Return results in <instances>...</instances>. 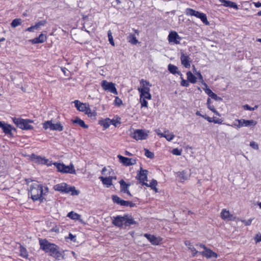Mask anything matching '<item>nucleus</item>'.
Instances as JSON below:
<instances>
[{
  "mask_svg": "<svg viewBox=\"0 0 261 261\" xmlns=\"http://www.w3.org/2000/svg\"><path fill=\"white\" fill-rule=\"evenodd\" d=\"M32 44H37V43H41L40 41L37 39V38H35L33 39L30 40Z\"/></svg>",
  "mask_w": 261,
  "mask_h": 261,
  "instance_id": "13d9d810",
  "label": "nucleus"
},
{
  "mask_svg": "<svg viewBox=\"0 0 261 261\" xmlns=\"http://www.w3.org/2000/svg\"><path fill=\"white\" fill-rule=\"evenodd\" d=\"M67 216L73 220H79L81 217V216L80 215L72 211L69 212Z\"/></svg>",
  "mask_w": 261,
  "mask_h": 261,
  "instance_id": "e433bc0d",
  "label": "nucleus"
},
{
  "mask_svg": "<svg viewBox=\"0 0 261 261\" xmlns=\"http://www.w3.org/2000/svg\"><path fill=\"white\" fill-rule=\"evenodd\" d=\"M164 138H165L168 141H171L172 140L175 136L172 133H170L169 130H166L165 131V135Z\"/></svg>",
  "mask_w": 261,
  "mask_h": 261,
  "instance_id": "c9c22d12",
  "label": "nucleus"
},
{
  "mask_svg": "<svg viewBox=\"0 0 261 261\" xmlns=\"http://www.w3.org/2000/svg\"><path fill=\"white\" fill-rule=\"evenodd\" d=\"M39 244L40 249L44 251L46 253H49L50 256L58 260H60L61 258H63L62 253L58 250V246L55 244L50 243L46 239H40Z\"/></svg>",
  "mask_w": 261,
  "mask_h": 261,
  "instance_id": "f257e3e1",
  "label": "nucleus"
},
{
  "mask_svg": "<svg viewBox=\"0 0 261 261\" xmlns=\"http://www.w3.org/2000/svg\"><path fill=\"white\" fill-rule=\"evenodd\" d=\"M108 38H109V41L110 42V43L112 46H114L115 45V43H114V41L113 40L112 33V32H111V31L110 30H109L108 31Z\"/></svg>",
  "mask_w": 261,
  "mask_h": 261,
  "instance_id": "37998d69",
  "label": "nucleus"
},
{
  "mask_svg": "<svg viewBox=\"0 0 261 261\" xmlns=\"http://www.w3.org/2000/svg\"><path fill=\"white\" fill-rule=\"evenodd\" d=\"M19 248L20 255L24 258H28L29 253L26 248L21 245H20Z\"/></svg>",
  "mask_w": 261,
  "mask_h": 261,
  "instance_id": "2f4dec72",
  "label": "nucleus"
},
{
  "mask_svg": "<svg viewBox=\"0 0 261 261\" xmlns=\"http://www.w3.org/2000/svg\"><path fill=\"white\" fill-rule=\"evenodd\" d=\"M250 146L255 149H257L258 148V145L253 141L250 143Z\"/></svg>",
  "mask_w": 261,
  "mask_h": 261,
  "instance_id": "4d7b16f0",
  "label": "nucleus"
},
{
  "mask_svg": "<svg viewBox=\"0 0 261 261\" xmlns=\"http://www.w3.org/2000/svg\"><path fill=\"white\" fill-rule=\"evenodd\" d=\"M34 30H36V28L35 27V25H32V26L27 28L25 30V31L32 32H34Z\"/></svg>",
  "mask_w": 261,
  "mask_h": 261,
  "instance_id": "052dcab7",
  "label": "nucleus"
},
{
  "mask_svg": "<svg viewBox=\"0 0 261 261\" xmlns=\"http://www.w3.org/2000/svg\"><path fill=\"white\" fill-rule=\"evenodd\" d=\"M85 114L88 115V117L91 118H95L96 116L97 115V113L95 111L93 110L92 111L90 107L88 108V109H87V111L86 112Z\"/></svg>",
  "mask_w": 261,
  "mask_h": 261,
  "instance_id": "4c0bfd02",
  "label": "nucleus"
},
{
  "mask_svg": "<svg viewBox=\"0 0 261 261\" xmlns=\"http://www.w3.org/2000/svg\"><path fill=\"white\" fill-rule=\"evenodd\" d=\"M140 84L141 85V87H140V88H143L144 87H147V86H151L149 82L145 81L143 79H142L140 81Z\"/></svg>",
  "mask_w": 261,
  "mask_h": 261,
  "instance_id": "c03bdc74",
  "label": "nucleus"
},
{
  "mask_svg": "<svg viewBox=\"0 0 261 261\" xmlns=\"http://www.w3.org/2000/svg\"><path fill=\"white\" fill-rule=\"evenodd\" d=\"M243 108L246 110H249V111H254L256 109H257V106H255L254 107L252 108L250 106H249L248 105H245L243 106Z\"/></svg>",
  "mask_w": 261,
  "mask_h": 261,
  "instance_id": "8fccbe9b",
  "label": "nucleus"
},
{
  "mask_svg": "<svg viewBox=\"0 0 261 261\" xmlns=\"http://www.w3.org/2000/svg\"><path fill=\"white\" fill-rule=\"evenodd\" d=\"M127 41L128 42L134 45L137 44L138 43V40L137 39L136 35L132 33L129 34L128 36Z\"/></svg>",
  "mask_w": 261,
  "mask_h": 261,
  "instance_id": "7c9ffc66",
  "label": "nucleus"
},
{
  "mask_svg": "<svg viewBox=\"0 0 261 261\" xmlns=\"http://www.w3.org/2000/svg\"><path fill=\"white\" fill-rule=\"evenodd\" d=\"M54 189L55 191H59L63 193H69L71 192V195H78L80 191L76 190L74 187L68 186L65 182L57 184L54 186Z\"/></svg>",
  "mask_w": 261,
  "mask_h": 261,
  "instance_id": "7ed1b4c3",
  "label": "nucleus"
},
{
  "mask_svg": "<svg viewBox=\"0 0 261 261\" xmlns=\"http://www.w3.org/2000/svg\"><path fill=\"white\" fill-rule=\"evenodd\" d=\"M138 90L140 93V98L147 99L150 100L151 95L149 92L150 88L149 87H144L143 88H138Z\"/></svg>",
  "mask_w": 261,
  "mask_h": 261,
  "instance_id": "ddd939ff",
  "label": "nucleus"
},
{
  "mask_svg": "<svg viewBox=\"0 0 261 261\" xmlns=\"http://www.w3.org/2000/svg\"><path fill=\"white\" fill-rule=\"evenodd\" d=\"M212 98L215 99V100L219 101L221 100L222 98L217 96L215 93H213L212 95L210 96Z\"/></svg>",
  "mask_w": 261,
  "mask_h": 261,
  "instance_id": "603ef678",
  "label": "nucleus"
},
{
  "mask_svg": "<svg viewBox=\"0 0 261 261\" xmlns=\"http://www.w3.org/2000/svg\"><path fill=\"white\" fill-rule=\"evenodd\" d=\"M156 133L158 136H159L160 137H164L165 136V132L164 133H161L159 129L156 130Z\"/></svg>",
  "mask_w": 261,
  "mask_h": 261,
  "instance_id": "680f3d73",
  "label": "nucleus"
},
{
  "mask_svg": "<svg viewBox=\"0 0 261 261\" xmlns=\"http://www.w3.org/2000/svg\"><path fill=\"white\" fill-rule=\"evenodd\" d=\"M180 61L181 64L186 68H189L191 66V59L189 56L181 51Z\"/></svg>",
  "mask_w": 261,
  "mask_h": 261,
  "instance_id": "dca6fc26",
  "label": "nucleus"
},
{
  "mask_svg": "<svg viewBox=\"0 0 261 261\" xmlns=\"http://www.w3.org/2000/svg\"><path fill=\"white\" fill-rule=\"evenodd\" d=\"M208 108L212 111L213 112L215 111L216 109L215 108L214 106L213 105H208Z\"/></svg>",
  "mask_w": 261,
  "mask_h": 261,
  "instance_id": "e2e57ef3",
  "label": "nucleus"
},
{
  "mask_svg": "<svg viewBox=\"0 0 261 261\" xmlns=\"http://www.w3.org/2000/svg\"><path fill=\"white\" fill-rule=\"evenodd\" d=\"M168 39L169 42L179 44L181 38L178 35L176 32L171 31L168 35Z\"/></svg>",
  "mask_w": 261,
  "mask_h": 261,
  "instance_id": "4468645a",
  "label": "nucleus"
},
{
  "mask_svg": "<svg viewBox=\"0 0 261 261\" xmlns=\"http://www.w3.org/2000/svg\"><path fill=\"white\" fill-rule=\"evenodd\" d=\"M185 245L188 246V248L192 252L193 256H195L198 251L196 250L195 247L191 244V243L189 241L185 242Z\"/></svg>",
  "mask_w": 261,
  "mask_h": 261,
  "instance_id": "f704fd0d",
  "label": "nucleus"
},
{
  "mask_svg": "<svg viewBox=\"0 0 261 261\" xmlns=\"http://www.w3.org/2000/svg\"><path fill=\"white\" fill-rule=\"evenodd\" d=\"M229 126H231L233 127L240 128V126L239 125V122H236V120L232 124H227Z\"/></svg>",
  "mask_w": 261,
  "mask_h": 261,
  "instance_id": "6e6d98bb",
  "label": "nucleus"
},
{
  "mask_svg": "<svg viewBox=\"0 0 261 261\" xmlns=\"http://www.w3.org/2000/svg\"><path fill=\"white\" fill-rule=\"evenodd\" d=\"M72 122L74 123L77 124L80 126L84 128H88V126L85 123L84 121L79 118H76L74 120H72Z\"/></svg>",
  "mask_w": 261,
  "mask_h": 261,
  "instance_id": "473e14b6",
  "label": "nucleus"
},
{
  "mask_svg": "<svg viewBox=\"0 0 261 261\" xmlns=\"http://www.w3.org/2000/svg\"><path fill=\"white\" fill-rule=\"evenodd\" d=\"M146 99L140 98V102L141 103V108H148V102Z\"/></svg>",
  "mask_w": 261,
  "mask_h": 261,
  "instance_id": "49530a36",
  "label": "nucleus"
},
{
  "mask_svg": "<svg viewBox=\"0 0 261 261\" xmlns=\"http://www.w3.org/2000/svg\"><path fill=\"white\" fill-rule=\"evenodd\" d=\"M197 246H199L201 248H203L204 250L206 249L207 248V247H206L204 245L202 244H197L196 245Z\"/></svg>",
  "mask_w": 261,
  "mask_h": 261,
  "instance_id": "774afa93",
  "label": "nucleus"
},
{
  "mask_svg": "<svg viewBox=\"0 0 261 261\" xmlns=\"http://www.w3.org/2000/svg\"><path fill=\"white\" fill-rule=\"evenodd\" d=\"M236 122H239V125L240 127L245 126H254L256 124L257 122L253 120H245V119H236Z\"/></svg>",
  "mask_w": 261,
  "mask_h": 261,
  "instance_id": "f3484780",
  "label": "nucleus"
},
{
  "mask_svg": "<svg viewBox=\"0 0 261 261\" xmlns=\"http://www.w3.org/2000/svg\"><path fill=\"white\" fill-rule=\"evenodd\" d=\"M253 4H254L255 7L256 8H259V7H261V3H260L259 2L254 3Z\"/></svg>",
  "mask_w": 261,
  "mask_h": 261,
  "instance_id": "0e129e2a",
  "label": "nucleus"
},
{
  "mask_svg": "<svg viewBox=\"0 0 261 261\" xmlns=\"http://www.w3.org/2000/svg\"><path fill=\"white\" fill-rule=\"evenodd\" d=\"M180 85L182 87H188L190 85L188 81H187L185 79H182L180 82Z\"/></svg>",
  "mask_w": 261,
  "mask_h": 261,
  "instance_id": "3c124183",
  "label": "nucleus"
},
{
  "mask_svg": "<svg viewBox=\"0 0 261 261\" xmlns=\"http://www.w3.org/2000/svg\"><path fill=\"white\" fill-rule=\"evenodd\" d=\"M203 85L205 87V88H203L204 91L210 97L214 92L208 88L205 83H203Z\"/></svg>",
  "mask_w": 261,
  "mask_h": 261,
  "instance_id": "ea45409f",
  "label": "nucleus"
},
{
  "mask_svg": "<svg viewBox=\"0 0 261 261\" xmlns=\"http://www.w3.org/2000/svg\"><path fill=\"white\" fill-rule=\"evenodd\" d=\"M53 164L57 168L58 172L63 173L76 174V171L72 164H70L69 165L66 166L63 163L55 162Z\"/></svg>",
  "mask_w": 261,
  "mask_h": 261,
  "instance_id": "423d86ee",
  "label": "nucleus"
},
{
  "mask_svg": "<svg viewBox=\"0 0 261 261\" xmlns=\"http://www.w3.org/2000/svg\"><path fill=\"white\" fill-rule=\"evenodd\" d=\"M186 74L187 80L189 82H190L192 84H195L196 83L197 78L191 71H188Z\"/></svg>",
  "mask_w": 261,
  "mask_h": 261,
  "instance_id": "c85d7f7f",
  "label": "nucleus"
},
{
  "mask_svg": "<svg viewBox=\"0 0 261 261\" xmlns=\"http://www.w3.org/2000/svg\"><path fill=\"white\" fill-rule=\"evenodd\" d=\"M21 19L20 18H15L12 20L11 25L12 28H15L21 23Z\"/></svg>",
  "mask_w": 261,
  "mask_h": 261,
  "instance_id": "58836bf2",
  "label": "nucleus"
},
{
  "mask_svg": "<svg viewBox=\"0 0 261 261\" xmlns=\"http://www.w3.org/2000/svg\"><path fill=\"white\" fill-rule=\"evenodd\" d=\"M75 107L76 108V109L81 112H85L87 111V109H88L89 107V105L88 103H82L80 102L79 100H76L74 101Z\"/></svg>",
  "mask_w": 261,
  "mask_h": 261,
  "instance_id": "4be33fe9",
  "label": "nucleus"
},
{
  "mask_svg": "<svg viewBox=\"0 0 261 261\" xmlns=\"http://www.w3.org/2000/svg\"><path fill=\"white\" fill-rule=\"evenodd\" d=\"M32 159L36 163L39 164L47 165V166H50L51 165L50 164H48L49 160L48 159L39 155H35L34 154L32 155Z\"/></svg>",
  "mask_w": 261,
  "mask_h": 261,
  "instance_id": "412c9836",
  "label": "nucleus"
},
{
  "mask_svg": "<svg viewBox=\"0 0 261 261\" xmlns=\"http://www.w3.org/2000/svg\"><path fill=\"white\" fill-rule=\"evenodd\" d=\"M202 118H204L205 120L208 121L209 122H213V118H211L208 116H207L206 115L202 116Z\"/></svg>",
  "mask_w": 261,
  "mask_h": 261,
  "instance_id": "bf43d9fd",
  "label": "nucleus"
},
{
  "mask_svg": "<svg viewBox=\"0 0 261 261\" xmlns=\"http://www.w3.org/2000/svg\"><path fill=\"white\" fill-rule=\"evenodd\" d=\"M221 217L223 220H231L232 215L229 213L228 211L223 209L221 213Z\"/></svg>",
  "mask_w": 261,
  "mask_h": 261,
  "instance_id": "cd10ccee",
  "label": "nucleus"
},
{
  "mask_svg": "<svg viewBox=\"0 0 261 261\" xmlns=\"http://www.w3.org/2000/svg\"><path fill=\"white\" fill-rule=\"evenodd\" d=\"M158 185V182L155 179H152L149 184L147 183V186H146L147 187H150L152 190L155 191V192H158V189L156 188V186Z\"/></svg>",
  "mask_w": 261,
  "mask_h": 261,
  "instance_id": "72a5a7b5",
  "label": "nucleus"
},
{
  "mask_svg": "<svg viewBox=\"0 0 261 261\" xmlns=\"http://www.w3.org/2000/svg\"><path fill=\"white\" fill-rule=\"evenodd\" d=\"M195 75H196L197 76V77L198 78V79L203 85V83H204V81L203 79V76H202V74H201V73L199 71H197V70H195Z\"/></svg>",
  "mask_w": 261,
  "mask_h": 261,
  "instance_id": "09e8293b",
  "label": "nucleus"
},
{
  "mask_svg": "<svg viewBox=\"0 0 261 261\" xmlns=\"http://www.w3.org/2000/svg\"><path fill=\"white\" fill-rule=\"evenodd\" d=\"M47 21L45 20H41L35 24V27L36 28V30H38L40 27L44 26L46 24Z\"/></svg>",
  "mask_w": 261,
  "mask_h": 261,
  "instance_id": "79ce46f5",
  "label": "nucleus"
},
{
  "mask_svg": "<svg viewBox=\"0 0 261 261\" xmlns=\"http://www.w3.org/2000/svg\"><path fill=\"white\" fill-rule=\"evenodd\" d=\"M43 186L38 183H33L30 186L29 195L34 201L39 200L40 202H43L44 198L43 197Z\"/></svg>",
  "mask_w": 261,
  "mask_h": 261,
  "instance_id": "f03ea898",
  "label": "nucleus"
},
{
  "mask_svg": "<svg viewBox=\"0 0 261 261\" xmlns=\"http://www.w3.org/2000/svg\"><path fill=\"white\" fill-rule=\"evenodd\" d=\"M124 216V225L125 226H128L132 224H136V222L134 220L131 215L125 214Z\"/></svg>",
  "mask_w": 261,
  "mask_h": 261,
  "instance_id": "393cba45",
  "label": "nucleus"
},
{
  "mask_svg": "<svg viewBox=\"0 0 261 261\" xmlns=\"http://www.w3.org/2000/svg\"><path fill=\"white\" fill-rule=\"evenodd\" d=\"M101 87L106 91H108L112 93L117 94V91L115 87V84L108 82L105 80L102 81L101 82Z\"/></svg>",
  "mask_w": 261,
  "mask_h": 261,
  "instance_id": "9b49d317",
  "label": "nucleus"
},
{
  "mask_svg": "<svg viewBox=\"0 0 261 261\" xmlns=\"http://www.w3.org/2000/svg\"><path fill=\"white\" fill-rule=\"evenodd\" d=\"M145 155L149 159H153L154 158V154L153 152L150 151L148 149L145 148Z\"/></svg>",
  "mask_w": 261,
  "mask_h": 261,
  "instance_id": "a19ab883",
  "label": "nucleus"
},
{
  "mask_svg": "<svg viewBox=\"0 0 261 261\" xmlns=\"http://www.w3.org/2000/svg\"><path fill=\"white\" fill-rule=\"evenodd\" d=\"M149 133L148 130L138 129L135 130L130 136L136 140H142L147 138Z\"/></svg>",
  "mask_w": 261,
  "mask_h": 261,
  "instance_id": "0eeeda50",
  "label": "nucleus"
},
{
  "mask_svg": "<svg viewBox=\"0 0 261 261\" xmlns=\"http://www.w3.org/2000/svg\"><path fill=\"white\" fill-rule=\"evenodd\" d=\"M185 14L188 16H194L200 19L202 22L206 25H208L210 22L207 19V17L204 13H201L191 8H187Z\"/></svg>",
  "mask_w": 261,
  "mask_h": 261,
  "instance_id": "39448f33",
  "label": "nucleus"
},
{
  "mask_svg": "<svg viewBox=\"0 0 261 261\" xmlns=\"http://www.w3.org/2000/svg\"><path fill=\"white\" fill-rule=\"evenodd\" d=\"M99 178L102 181V184L106 185L108 188L112 185L113 177L112 176H109L108 177L100 176Z\"/></svg>",
  "mask_w": 261,
  "mask_h": 261,
  "instance_id": "a878e982",
  "label": "nucleus"
},
{
  "mask_svg": "<svg viewBox=\"0 0 261 261\" xmlns=\"http://www.w3.org/2000/svg\"><path fill=\"white\" fill-rule=\"evenodd\" d=\"M176 174L177 177H178V180L180 182H184V181L188 180L191 176V173L187 170L179 171L176 173Z\"/></svg>",
  "mask_w": 261,
  "mask_h": 261,
  "instance_id": "6ab92c4d",
  "label": "nucleus"
},
{
  "mask_svg": "<svg viewBox=\"0 0 261 261\" xmlns=\"http://www.w3.org/2000/svg\"><path fill=\"white\" fill-rule=\"evenodd\" d=\"M117 157L119 159V162L126 166L134 165L137 163L136 160L135 159L128 158L120 154L118 155Z\"/></svg>",
  "mask_w": 261,
  "mask_h": 261,
  "instance_id": "f8f14e48",
  "label": "nucleus"
},
{
  "mask_svg": "<svg viewBox=\"0 0 261 261\" xmlns=\"http://www.w3.org/2000/svg\"><path fill=\"white\" fill-rule=\"evenodd\" d=\"M168 70L173 74H180L181 72L178 70V67L174 65L169 64L168 65Z\"/></svg>",
  "mask_w": 261,
  "mask_h": 261,
  "instance_id": "bb28decb",
  "label": "nucleus"
},
{
  "mask_svg": "<svg viewBox=\"0 0 261 261\" xmlns=\"http://www.w3.org/2000/svg\"><path fill=\"white\" fill-rule=\"evenodd\" d=\"M43 127L45 129L49 128L51 130L62 131L63 126L60 123H53L51 121H46L43 123Z\"/></svg>",
  "mask_w": 261,
  "mask_h": 261,
  "instance_id": "6e6552de",
  "label": "nucleus"
},
{
  "mask_svg": "<svg viewBox=\"0 0 261 261\" xmlns=\"http://www.w3.org/2000/svg\"><path fill=\"white\" fill-rule=\"evenodd\" d=\"M213 122L214 123L221 124L222 123V120L219 118H216L213 117Z\"/></svg>",
  "mask_w": 261,
  "mask_h": 261,
  "instance_id": "5fc2aeb1",
  "label": "nucleus"
},
{
  "mask_svg": "<svg viewBox=\"0 0 261 261\" xmlns=\"http://www.w3.org/2000/svg\"><path fill=\"white\" fill-rule=\"evenodd\" d=\"M69 238L71 239V240L72 241H75L74 240V239H75V236H73L72 234H71V233H69Z\"/></svg>",
  "mask_w": 261,
  "mask_h": 261,
  "instance_id": "338daca9",
  "label": "nucleus"
},
{
  "mask_svg": "<svg viewBox=\"0 0 261 261\" xmlns=\"http://www.w3.org/2000/svg\"><path fill=\"white\" fill-rule=\"evenodd\" d=\"M172 153L174 155H179L181 154V151L177 148H175L173 149Z\"/></svg>",
  "mask_w": 261,
  "mask_h": 261,
  "instance_id": "864d4df0",
  "label": "nucleus"
},
{
  "mask_svg": "<svg viewBox=\"0 0 261 261\" xmlns=\"http://www.w3.org/2000/svg\"><path fill=\"white\" fill-rule=\"evenodd\" d=\"M41 43L44 42L46 40V36L45 34L41 33L39 37H37Z\"/></svg>",
  "mask_w": 261,
  "mask_h": 261,
  "instance_id": "a18cd8bd",
  "label": "nucleus"
},
{
  "mask_svg": "<svg viewBox=\"0 0 261 261\" xmlns=\"http://www.w3.org/2000/svg\"><path fill=\"white\" fill-rule=\"evenodd\" d=\"M124 216H117L113 217L112 219V224L118 227H121L124 225Z\"/></svg>",
  "mask_w": 261,
  "mask_h": 261,
  "instance_id": "aec40b11",
  "label": "nucleus"
},
{
  "mask_svg": "<svg viewBox=\"0 0 261 261\" xmlns=\"http://www.w3.org/2000/svg\"><path fill=\"white\" fill-rule=\"evenodd\" d=\"M0 127H1L6 135H9L10 136H12L13 134L12 133V130L16 131V129L15 127L11 125L10 124H8L7 123H5L3 122H1V124L0 125Z\"/></svg>",
  "mask_w": 261,
  "mask_h": 261,
  "instance_id": "2eb2a0df",
  "label": "nucleus"
},
{
  "mask_svg": "<svg viewBox=\"0 0 261 261\" xmlns=\"http://www.w3.org/2000/svg\"><path fill=\"white\" fill-rule=\"evenodd\" d=\"M201 255H203V256L206 257L207 258H211V257H215L217 258L218 257V255L216 253L210 249H208L207 248L205 249L204 251L202 252H199Z\"/></svg>",
  "mask_w": 261,
  "mask_h": 261,
  "instance_id": "5701e85b",
  "label": "nucleus"
},
{
  "mask_svg": "<svg viewBox=\"0 0 261 261\" xmlns=\"http://www.w3.org/2000/svg\"><path fill=\"white\" fill-rule=\"evenodd\" d=\"M113 121L109 118H107L104 120L99 121V124L102 126L105 129L108 128L111 124V122Z\"/></svg>",
  "mask_w": 261,
  "mask_h": 261,
  "instance_id": "c756f323",
  "label": "nucleus"
},
{
  "mask_svg": "<svg viewBox=\"0 0 261 261\" xmlns=\"http://www.w3.org/2000/svg\"><path fill=\"white\" fill-rule=\"evenodd\" d=\"M148 170L143 169L140 167V170L138 171L136 178L139 180L140 183L143 186H147V174Z\"/></svg>",
  "mask_w": 261,
  "mask_h": 261,
  "instance_id": "1a4fd4ad",
  "label": "nucleus"
},
{
  "mask_svg": "<svg viewBox=\"0 0 261 261\" xmlns=\"http://www.w3.org/2000/svg\"><path fill=\"white\" fill-rule=\"evenodd\" d=\"M13 122L16 126L23 130H31L33 129V126L30 124L33 123V121L29 119H23L20 118H13Z\"/></svg>",
  "mask_w": 261,
  "mask_h": 261,
  "instance_id": "20e7f679",
  "label": "nucleus"
},
{
  "mask_svg": "<svg viewBox=\"0 0 261 261\" xmlns=\"http://www.w3.org/2000/svg\"><path fill=\"white\" fill-rule=\"evenodd\" d=\"M120 185L121 191L126 193L128 195L132 196V194L128 190V188L130 186V184H126L123 179L119 181Z\"/></svg>",
  "mask_w": 261,
  "mask_h": 261,
  "instance_id": "b1692460",
  "label": "nucleus"
},
{
  "mask_svg": "<svg viewBox=\"0 0 261 261\" xmlns=\"http://www.w3.org/2000/svg\"><path fill=\"white\" fill-rule=\"evenodd\" d=\"M112 199L114 203H117L118 205L124 206H129L130 207H134L135 206V203L129 201H125L121 199L120 197H119L117 195H113L112 197Z\"/></svg>",
  "mask_w": 261,
  "mask_h": 261,
  "instance_id": "9d476101",
  "label": "nucleus"
},
{
  "mask_svg": "<svg viewBox=\"0 0 261 261\" xmlns=\"http://www.w3.org/2000/svg\"><path fill=\"white\" fill-rule=\"evenodd\" d=\"M256 242H259L261 241V235H257L256 238Z\"/></svg>",
  "mask_w": 261,
  "mask_h": 261,
  "instance_id": "69168bd1",
  "label": "nucleus"
},
{
  "mask_svg": "<svg viewBox=\"0 0 261 261\" xmlns=\"http://www.w3.org/2000/svg\"><path fill=\"white\" fill-rule=\"evenodd\" d=\"M144 237H145L152 245H159L162 239L160 237H156L154 235H151L148 233L144 234Z\"/></svg>",
  "mask_w": 261,
  "mask_h": 261,
  "instance_id": "a211bd4d",
  "label": "nucleus"
},
{
  "mask_svg": "<svg viewBox=\"0 0 261 261\" xmlns=\"http://www.w3.org/2000/svg\"><path fill=\"white\" fill-rule=\"evenodd\" d=\"M122 104V100L118 97H116L114 100V105L118 107H120Z\"/></svg>",
  "mask_w": 261,
  "mask_h": 261,
  "instance_id": "de8ad7c7",
  "label": "nucleus"
}]
</instances>
